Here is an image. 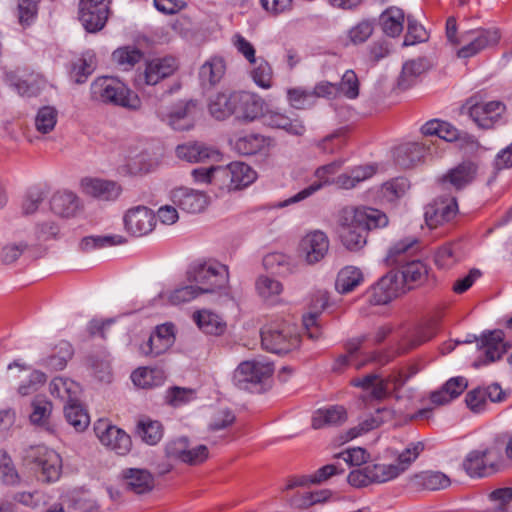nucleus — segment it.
<instances>
[{
    "mask_svg": "<svg viewBox=\"0 0 512 512\" xmlns=\"http://www.w3.org/2000/svg\"><path fill=\"white\" fill-rule=\"evenodd\" d=\"M340 239L350 251L362 249L370 230L388 225L387 215L371 207L346 208L340 216Z\"/></svg>",
    "mask_w": 512,
    "mask_h": 512,
    "instance_id": "nucleus-1",
    "label": "nucleus"
},
{
    "mask_svg": "<svg viewBox=\"0 0 512 512\" xmlns=\"http://www.w3.org/2000/svg\"><path fill=\"white\" fill-rule=\"evenodd\" d=\"M91 99L104 104H113L136 110L140 107L139 97L123 82L112 77H100L90 87Z\"/></svg>",
    "mask_w": 512,
    "mask_h": 512,
    "instance_id": "nucleus-2",
    "label": "nucleus"
},
{
    "mask_svg": "<svg viewBox=\"0 0 512 512\" xmlns=\"http://www.w3.org/2000/svg\"><path fill=\"white\" fill-rule=\"evenodd\" d=\"M187 278L200 294L214 293L228 285V267L217 261L196 262L189 267Z\"/></svg>",
    "mask_w": 512,
    "mask_h": 512,
    "instance_id": "nucleus-3",
    "label": "nucleus"
},
{
    "mask_svg": "<svg viewBox=\"0 0 512 512\" xmlns=\"http://www.w3.org/2000/svg\"><path fill=\"white\" fill-rule=\"evenodd\" d=\"M23 460L30 469L41 473L43 481L52 482L60 476L61 458L59 454L44 445L26 448L23 452Z\"/></svg>",
    "mask_w": 512,
    "mask_h": 512,
    "instance_id": "nucleus-4",
    "label": "nucleus"
},
{
    "mask_svg": "<svg viewBox=\"0 0 512 512\" xmlns=\"http://www.w3.org/2000/svg\"><path fill=\"white\" fill-rule=\"evenodd\" d=\"M261 343L269 352L284 354L299 346L300 336L291 325L271 324L261 330Z\"/></svg>",
    "mask_w": 512,
    "mask_h": 512,
    "instance_id": "nucleus-5",
    "label": "nucleus"
},
{
    "mask_svg": "<svg viewBox=\"0 0 512 512\" xmlns=\"http://www.w3.org/2000/svg\"><path fill=\"white\" fill-rule=\"evenodd\" d=\"M274 372L273 363L266 360H247L241 362L233 373V382L239 389L250 390L251 387L265 383Z\"/></svg>",
    "mask_w": 512,
    "mask_h": 512,
    "instance_id": "nucleus-6",
    "label": "nucleus"
},
{
    "mask_svg": "<svg viewBox=\"0 0 512 512\" xmlns=\"http://www.w3.org/2000/svg\"><path fill=\"white\" fill-rule=\"evenodd\" d=\"M110 0H80L79 19L87 32L104 28L110 15Z\"/></svg>",
    "mask_w": 512,
    "mask_h": 512,
    "instance_id": "nucleus-7",
    "label": "nucleus"
},
{
    "mask_svg": "<svg viewBox=\"0 0 512 512\" xmlns=\"http://www.w3.org/2000/svg\"><path fill=\"white\" fill-rule=\"evenodd\" d=\"M500 40L497 29H480L463 32L460 43H465L458 51L459 58H470L483 49L496 45Z\"/></svg>",
    "mask_w": 512,
    "mask_h": 512,
    "instance_id": "nucleus-8",
    "label": "nucleus"
},
{
    "mask_svg": "<svg viewBox=\"0 0 512 512\" xmlns=\"http://www.w3.org/2000/svg\"><path fill=\"white\" fill-rule=\"evenodd\" d=\"M165 452L168 458L176 459L189 465L201 464L209 455L208 448L205 445L190 448L189 440L184 436L170 440L165 446Z\"/></svg>",
    "mask_w": 512,
    "mask_h": 512,
    "instance_id": "nucleus-9",
    "label": "nucleus"
},
{
    "mask_svg": "<svg viewBox=\"0 0 512 512\" xmlns=\"http://www.w3.org/2000/svg\"><path fill=\"white\" fill-rule=\"evenodd\" d=\"M404 293L398 272L392 270L384 275L367 292L368 301L373 305H384Z\"/></svg>",
    "mask_w": 512,
    "mask_h": 512,
    "instance_id": "nucleus-10",
    "label": "nucleus"
},
{
    "mask_svg": "<svg viewBox=\"0 0 512 512\" xmlns=\"http://www.w3.org/2000/svg\"><path fill=\"white\" fill-rule=\"evenodd\" d=\"M178 69V61L175 57L166 56L150 60L142 73L135 78L136 85H156L161 80L171 76Z\"/></svg>",
    "mask_w": 512,
    "mask_h": 512,
    "instance_id": "nucleus-11",
    "label": "nucleus"
},
{
    "mask_svg": "<svg viewBox=\"0 0 512 512\" xmlns=\"http://www.w3.org/2000/svg\"><path fill=\"white\" fill-rule=\"evenodd\" d=\"M469 116L482 129H491L497 124L505 112V105L500 101L474 102L468 100Z\"/></svg>",
    "mask_w": 512,
    "mask_h": 512,
    "instance_id": "nucleus-12",
    "label": "nucleus"
},
{
    "mask_svg": "<svg viewBox=\"0 0 512 512\" xmlns=\"http://www.w3.org/2000/svg\"><path fill=\"white\" fill-rule=\"evenodd\" d=\"M95 433L100 442L118 455H126L132 447L130 436L116 426L99 420L95 425Z\"/></svg>",
    "mask_w": 512,
    "mask_h": 512,
    "instance_id": "nucleus-13",
    "label": "nucleus"
},
{
    "mask_svg": "<svg viewBox=\"0 0 512 512\" xmlns=\"http://www.w3.org/2000/svg\"><path fill=\"white\" fill-rule=\"evenodd\" d=\"M329 250V239L327 235L314 230L307 233L299 243V256L309 265L320 262Z\"/></svg>",
    "mask_w": 512,
    "mask_h": 512,
    "instance_id": "nucleus-14",
    "label": "nucleus"
},
{
    "mask_svg": "<svg viewBox=\"0 0 512 512\" xmlns=\"http://www.w3.org/2000/svg\"><path fill=\"white\" fill-rule=\"evenodd\" d=\"M120 480L126 491L136 495L150 493L155 486L153 474L144 468H125L120 473Z\"/></svg>",
    "mask_w": 512,
    "mask_h": 512,
    "instance_id": "nucleus-15",
    "label": "nucleus"
},
{
    "mask_svg": "<svg viewBox=\"0 0 512 512\" xmlns=\"http://www.w3.org/2000/svg\"><path fill=\"white\" fill-rule=\"evenodd\" d=\"M155 223L154 212L145 206H137L129 209L124 216L126 231L136 237L150 233Z\"/></svg>",
    "mask_w": 512,
    "mask_h": 512,
    "instance_id": "nucleus-16",
    "label": "nucleus"
},
{
    "mask_svg": "<svg viewBox=\"0 0 512 512\" xmlns=\"http://www.w3.org/2000/svg\"><path fill=\"white\" fill-rule=\"evenodd\" d=\"M479 341V348L484 349V358L476 361L475 367L499 360L508 349L507 343L504 342V333L501 330L483 333Z\"/></svg>",
    "mask_w": 512,
    "mask_h": 512,
    "instance_id": "nucleus-17",
    "label": "nucleus"
},
{
    "mask_svg": "<svg viewBox=\"0 0 512 512\" xmlns=\"http://www.w3.org/2000/svg\"><path fill=\"white\" fill-rule=\"evenodd\" d=\"M196 113L197 102L195 100L180 101L169 113L162 117V120L174 130H189L194 126Z\"/></svg>",
    "mask_w": 512,
    "mask_h": 512,
    "instance_id": "nucleus-18",
    "label": "nucleus"
},
{
    "mask_svg": "<svg viewBox=\"0 0 512 512\" xmlns=\"http://www.w3.org/2000/svg\"><path fill=\"white\" fill-rule=\"evenodd\" d=\"M173 204L187 213H200L208 206V196L200 191L179 187L171 192Z\"/></svg>",
    "mask_w": 512,
    "mask_h": 512,
    "instance_id": "nucleus-19",
    "label": "nucleus"
},
{
    "mask_svg": "<svg viewBox=\"0 0 512 512\" xmlns=\"http://www.w3.org/2000/svg\"><path fill=\"white\" fill-rule=\"evenodd\" d=\"M340 163L339 162H332L327 165H323L316 169L315 176L317 177V181L309 185L308 187L304 188L294 196L279 202L277 204V207L283 208L286 206H289L291 204L298 203L300 201L305 200L306 198L313 195L315 192L320 190L324 185L328 184V175L336 173V171L339 169Z\"/></svg>",
    "mask_w": 512,
    "mask_h": 512,
    "instance_id": "nucleus-20",
    "label": "nucleus"
},
{
    "mask_svg": "<svg viewBox=\"0 0 512 512\" xmlns=\"http://www.w3.org/2000/svg\"><path fill=\"white\" fill-rule=\"evenodd\" d=\"M491 449L471 451L463 462V468L471 477H485L495 472V464L490 459Z\"/></svg>",
    "mask_w": 512,
    "mask_h": 512,
    "instance_id": "nucleus-21",
    "label": "nucleus"
},
{
    "mask_svg": "<svg viewBox=\"0 0 512 512\" xmlns=\"http://www.w3.org/2000/svg\"><path fill=\"white\" fill-rule=\"evenodd\" d=\"M351 384L361 388L366 395L363 399L381 401L389 396L388 380L383 379L378 374L370 373L351 380Z\"/></svg>",
    "mask_w": 512,
    "mask_h": 512,
    "instance_id": "nucleus-22",
    "label": "nucleus"
},
{
    "mask_svg": "<svg viewBox=\"0 0 512 512\" xmlns=\"http://www.w3.org/2000/svg\"><path fill=\"white\" fill-rule=\"evenodd\" d=\"M238 92H219L209 98L208 110L216 120H224L237 111Z\"/></svg>",
    "mask_w": 512,
    "mask_h": 512,
    "instance_id": "nucleus-23",
    "label": "nucleus"
},
{
    "mask_svg": "<svg viewBox=\"0 0 512 512\" xmlns=\"http://www.w3.org/2000/svg\"><path fill=\"white\" fill-rule=\"evenodd\" d=\"M175 153L177 158L189 162L199 163L208 159H215L219 156V152L212 147L201 142H187L176 147Z\"/></svg>",
    "mask_w": 512,
    "mask_h": 512,
    "instance_id": "nucleus-24",
    "label": "nucleus"
},
{
    "mask_svg": "<svg viewBox=\"0 0 512 512\" xmlns=\"http://www.w3.org/2000/svg\"><path fill=\"white\" fill-rule=\"evenodd\" d=\"M418 240L415 237H406L395 242L387 251L385 262L389 266H402L418 251Z\"/></svg>",
    "mask_w": 512,
    "mask_h": 512,
    "instance_id": "nucleus-25",
    "label": "nucleus"
},
{
    "mask_svg": "<svg viewBox=\"0 0 512 512\" xmlns=\"http://www.w3.org/2000/svg\"><path fill=\"white\" fill-rule=\"evenodd\" d=\"M82 188L85 194L103 201L115 200L121 193L115 182L101 179H84Z\"/></svg>",
    "mask_w": 512,
    "mask_h": 512,
    "instance_id": "nucleus-26",
    "label": "nucleus"
},
{
    "mask_svg": "<svg viewBox=\"0 0 512 512\" xmlns=\"http://www.w3.org/2000/svg\"><path fill=\"white\" fill-rule=\"evenodd\" d=\"M395 417V411L388 407L378 408L376 410L375 415H372L370 418H367L363 422L359 423L357 426L349 429L346 433V436L343 439V442L350 441L363 433H366L372 429L379 427L381 424L389 422L393 420Z\"/></svg>",
    "mask_w": 512,
    "mask_h": 512,
    "instance_id": "nucleus-27",
    "label": "nucleus"
},
{
    "mask_svg": "<svg viewBox=\"0 0 512 512\" xmlns=\"http://www.w3.org/2000/svg\"><path fill=\"white\" fill-rule=\"evenodd\" d=\"M45 248L41 245L27 244L24 242L11 243L2 247L0 251V259L5 264L15 262L22 254L30 259H37L45 254Z\"/></svg>",
    "mask_w": 512,
    "mask_h": 512,
    "instance_id": "nucleus-28",
    "label": "nucleus"
},
{
    "mask_svg": "<svg viewBox=\"0 0 512 512\" xmlns=\"http://www.w3.org/2000/svg\"><path fill=\"white\" fill-rule=\"evenodd\" d=\"M400 275L402 282V289L405 292L407 289H412L415 286L421 285L427 278L428 269L426 264L420 260H411L401 266V270L397 271Z\"/></svg>",
    "mask_w": 512,
    "mask_h": 512,
    "instance_id": "nucleus-29",
    "label": "nucleus"
},
{
    "mask_svg": "<svg viewBox=\"0 0 512 512\" xmlns=\"http://www.w3.org/2000/svg\"><path fill=\"white\" fill-rule=\"evenodd\" d=\"M264 102L256 94L249 92H238L237 117L253 121L263 114Z\"/></svg>",
    "mask_w": 512,
    "mask_h": 512,
    "instance_id": "nucleus-30",
    "label": "nucleus"
},
{
    "mask_svg": "<svg viewBox=\"0 0 512 512\" xmlns=\"http://www.w3.org/2000/svg\"><path fill=\"white\" fill-rule=\"evenodd\" d=\"M458 211L455 198H451L448 202H435L434 205L428 207L425 211V220L428 226L436 227L439 224L452 220Z\"/></svg>",
    "mask_w": 512,
    "mask_h": 512,
    "instance_id": "nucleus-31",
    "label": "nucleus"
},
{
    "mask_svg": "<svg viewBox=\"0 0 512 512\" xmlns=\"http://www.w3.org/2000/svg\"><path fill=\"white\" fill-rule=\"evenodd\" d=\"M193 320L205 334L220 336L227 329V324L223 318L211 310L203 309L194 312Z\"/></svg>",
    "mask_w": 512,
    "mask_h": 512,
    "instance_id": "nucleus-32",
    "label": "nucleus"
},
{
    "mask_svg": "<svg viewBox=\"0 0 512 512\" xmlns=\"http://www.w3.org/2000/svg\"><path fill=\"white\" fill-rule=\"evenodd\" d=\"M226 63L222 57L214 56L208 59L199 70L200 83L205 88L214 87L223 78Z\"/></svg>",
    "mask_w": 512,
    "mask_h": 512,
    "instance_id": "nucleus-33",
    "label": "nucleus"
},
{
    "mask_svg": "<svg viewBox=\"0 0 512 512\" xmlns=\"http://www.w3.org/2000/svg\"><path fill=\"white\" fill-rule=\"evenodd\" d=\"M426 153V144L410 142L402 144L396 149L395 159L400 167L407 169L419 163Z\"/></svg>",
    "mask_w": 512,
    "mask_h": 512,
    "instance_id": "nucleus-34",
    "label": "nucleus"
},
{
    "mask_svg": "<svg viewBox=\"0 0 512 512\" xmlns=\"http://www.w3.org/2000/svg\"><path fill=\"white\" fill-rule=\"evenodd\" d=\"M429 69V63L425 58L412 59L403 64L398 78V88L407 90L415 85L418 77Z\"/></svg>",
    "mask_w": 512,
    "mask_h": 512,
    "instance_id": "nucleus-35",
    "label": "nucleus"
},
{
    "mask_svg": "<svg viewBox=\"0 0 512 512\" xmlns=\"http://www.w3.org/2000/svg\"><path fill=\"white\" fill-rule=\"evenodd\" d=\"M347 412L343 406H331L318 409L312 418V427L321 429L328 426H338L346 422Z\"/></svg>",
    "mask_w": 512,
    "mask_h": 512,
    "instance_id": "nucleus-36",
    "label": "nucleus"
},
{
    "mask_svg": "<svg viewBox=\"0 0 512 512\" xmlns=\"http://www.w3.org/2000/svg\"><path fill=\"white\" fill-rule=\"evenodd\" d=\"M264 121L268 126L276 129H283L292 135L300 136L305 132V126L300 119L290 118L278 111H268L264 115Z\"/></svg>",
    "mask_w": 512,
    "mask_h": 512,
    "instance_id": "nucleus-37",
    "label": "nucleus"
},
{
    "mask_svg": "<svg viewBox=\"0 0 512 512\" xmlns=\"http://www.w3.org/2000/svg\"><path fill=\"white\" fill-rule=\"evenodd\" d=\"M50 207L55 214L61 217H73L79 210V199L72 192H57L50 200Z\"/></svg>",
    "mask_w": 512,
    "mask_h": 512,
    "instance_id": "nucleus-38",
    "label": "nucleus"
},
{
    "mask_svg": "<svg viewBox=\"0 0 512 512\" xmlns=\"http://www.w3.org/2000/svg\"><path fill=\"white\" fill-rule=\"evenodd\" d=\"M412 483L417 488L430 491L447 488L451 481L447 475L439 471H423L412 477Z\"/></svg>",
    "mask_w": 512,
    "mask_h": 512,
    "instance_id": "nucleus-39",
    "label": "nucleus"
},
{
    "mask_svg": "<svg viewBox=\"0 0 512 512\" xmlns=\"http://www.w3.org/2000/svg\"><path fill=\"white\" fill-rule=\"evenodd\" d=\"M476 170L477 168L473 163H461L444 175L442 182L450 183L456 189H461L473 181Z\"/></svg>",
    "mask_w": 512,
    "mask_h": 512,
    "instance_id": "nucleus-40",
    "label": "nucleus"
},
{
    "mask_svg": "<svg viewBox=\"0 0 512 512\" xmlns=\"http://www.w3.org/2000/svg\"><path fill=\"white\" fill-rule=\"evenodd\" d=\"M404 12L398 7H389L380 15L383 32L389 37H397L403 31Z\"/></svg>",
    "mask_w": 512,
    "mask_h": 512,
    "instance_id": "nucleus-41",
    "label": "nucleus"
},
{
    "mask_svg": "<svg viewBox=\"0 0 512 512\" xmlns=\"http://www.w3.org/2000/svg\"><path fill=\"white\" fill-rule=\"evenodd\" d=\"M64 416L67 422L78 432L84 431L90 423V417L78 398L64 405Z\"/></svg>",
    "mask_w": 512,
    "mask_h": 512,
    "instance_id": "nucleus-42",
    "label": "nucleus"
},
{
    "mask_svg": "<svg viewBox=\"0 0 512 512\" xmlns=\"http://www.w3.org/2000/svg\"><path fill=\"white\" fill-rule=\"evenodd\" d=\"M79 391V385L70 379L56 377L50 383L51 394L66 404L78 398Z\"/></svg>",
    "mask_w": 512,
    "mask_h": 512,
    "instance_id": "nucleus-43",
    "label": "nucleus"
},
{
    "mask_svg": "<svg viewBox=\"0 0 512 512\" xmlns=\"http://www.w3.org/2000/svg\"><path fill=\"white\" fill-rule=\"evenodd\" d=\"M363 280L360 269L347 266L341 269L337 275L335 287L341 294H346L354 290Z\"/></svg>",
    "mask_w": 512,
    "mask_h": 512,
    "instance_id": "nucleus-44",
    "label": "nucleus"
},
{
    "mask_svg": "<svg viewBox=\"0 0 512 512\" xmlns=\"http://www.w3.org/2000/svg\"><path fill=\"white\" fill-rule=\"evenodd\" d=\"M73 356V348L67 341H60L54 348L53 353L43 360V365L52 370H62Z\"/></svg>",
    "mask_w": 512,
    "mask_h": 512,
    "instance_id": "nucleus-45",
    "label": "nucleus"
},
{
    "mask_svg": "<svg viewBox=\"0 0 512 512\" xmlns=\"http://www.w3.org/2000/svg\"><path fill=\"white\" fill-rule=\"evenodd\" d=\"M366 472L370 473L373 483H385L403 473V468L392 464H368Z\"/></svg>",
    "mask_w": 512,
    "mask_h": 512,
    "instance_id": "nucleus-46",
    "label": "nucleus"
},
{
    "mask_svg": "<svg viewBox=\"0 0 512 512\" xmlns=\"http://www.w3.org/2000/svg\"><path fill=\"white\" fill-rule=\"evenodd\" d=\"M198 295H200L199 290L194 285H186L161 292L159 296L172 305H180L195 299Z\"/></svg>",
    "mask_w": 512,
    "mask_h": 512,
    "instance_id": "nucleus-47",
    "label": "nucleus"
},
{
    "mask_svg": "<svg viewBox=\"0 0 512 512\" xmlns=\"http://www.w3.org/2000/svg\"><path fill=\"white\" fill-rule=\"evenodd\" d=\"M124 243H126V239L121 235L86 236L80 241L79 246L83 252H91L96 249Z\"/></svg>",
    "mask_w": 512,
    "mask_h": 512,
    "instance_id": "nucleus-48",
    "label": "nucleus"
},
{
    "mask_svg": "<svg viewBox=\"0 0 512 512\" xmlns=\"http://www.w3.org/2000/svg\"><path fill=\"white\" fill-rule=\"evenodd\" d=\"M142 51L135 47H121L112 53L113 61L123 70H129L141 61Z\"/></svg>",
    "mask_w": 512,
    "mask_h": 512,
    "instance_id": "nucleus-49",
    "label": "nucleus"
},
{
    "mask_svg": "<svg viewBox=\"0 0 512 512\" xmlns=\"http://www.w3.org/2000/svg\"><path fill=\"white\" fill-rule=\"evenodd\" d=\"M462 257L458 244H445L440 247L435 255V263L441 269H449L454 266Z\"/></svg>",
    "mask_w": 512,
    "mask_h": 512,
    "instance_id": "nucleus-50",
    "label": "nucleus"
},
{
    "mask_svg": "<svg viewBox=\"0 0 512 512\" xmlns=\"http://www.w3.org/2000/svg\"><path fill=\"white\" fill-rule=\"evenodd\" d=\"M232 172L233 190L242 189L256 179V172L243 162H232Z\"/></svg>",
    "mask_w": 512,
    "mask_h": 512,
    "instance_id": "nucleus-51",
    "label": "nucleus"
},
{
    "mask_svg": "<svg viewBox=\"0 0 512 512\" xmlns=\"http://www.w3.org/2000/svg\"><path fill=\"white\" fill-rule=\"evenodd\" d=\"M137 433L145 443L155 445L163 436V427L158 421L141 420L137 425Z\"/></svg>",
    "mask_w": 512,
    "mask_h": 512,
    "instance_id": "nucleus-52",
    "label": "nucleus"
},
{
    "mask_svg": "<svg viewBox=\"0 0 512 512\" xmlns=\"http://www.w3.org/2000/svg\"><path fill=\"white\" fill-rule=\"evenodd\" d=\"M163 378L164 376L162 370L151 369L147 367L138 368L131 374L133 383L141 388H148L153 385H158L162 382Z\"/></svg>",
    "mask_w": 512,
    "mask_h": 512,
    "instance_id": "nucleus-53",
    "label": "nucleus"
},
{
    "mask_svg": "<svg viewBox=\"0 0 512 512\" xmlns=\"http://www.w3.org/2000/svg\"><path fill=\"white\" fill-rule=\"evenodd\" d=\"M254 66L251 75L254 82L265 89H268L272 85L273 70L264 58H256L255 63H250Z\"/></svg>",
    "mask_w": 512,
    "mask_h": 512,
    "instance_id": "nucleus-54",
    "label": "nucleus"
},
{
    "mask_svg": "<svg viewBox=\"0 0 512 512\" xmlns=\"http://www.w3.org/2000/svg\"><path fill=\"white\" fill-rule=\"evenodd\" d=\"M267 145V140L259 134H248L236 141L237 150L243 155H253Z\"/></svg>",
    "mask_w": 512,
    "mask_h": 512,
    "instance_id": "nucleus-55",
    "label": "nucleus"
},
{
    "mask_svg": "<svg viewBox=\"0 0 512 512\" xmlns=\"http://www.w3.org/2000/svg\"><path fill=\"white\" fill-rule=\"evenodd\" d=\"M58 112L54 107L44 106L40 108L35 117L36 130L42 134L51 132L57 123Z\"/></svg>",
    "mask_w": 512,
    "mask_h": 512,
    "instance_id": "nucleus-56",
    "label": "nucleus"
},
{
    "mask_svg": "<svg viewBox=\"0 0 512 512\" xmlns=\"http://www.w3.org/2000/svg\"><path fill=\"white\" fill-rule=\"evenodd\" d=\"M336 88L338 95H343L348 99H356L360 88L356 73L353 70H346L342 75L341 81L336 83Z\"/></svg>",
    "mask_w": 512,
    "mask_h": 512,
    "instance_id": "nucleus-57",
    "label": "nucleus"
},
{
    "mask_svg": "<svg viewBox=\"0 0 512 512\" xmlns=\"http://www.w3.org/2000/svg\"><path fill=\"white\" fill-rule=\"evenodd\" d=\"M263 264L267 269L279 274H289L294 270L291 258L279 252L267 254L263 259Z\"/></svg>",
    "mask_w": 512,
    "mask_h": 512,
    "instance_id": "nucleus-58",
    "label": "nucleus"
},
{
    "mask_svg": "<svg viewBox=\"0 0 512 512\" xmlns=\"http://www.w3.org/2000/svg\"><path fill=\"white\" fill-rule=\"evenodd\" d=\"M31 407L30 421L36 425L45 424L51 414L52 403L44 396L38 395L32 400Z\"/></svg>",
    "mask_w": 512,
    "mask_h": 512,
    "instance_id": "nucleus-59",
    "label": "nucleus"
},
{
    "mask_svg": "<svg viewBox=\"0 0 512 512\" xmlns=\"http://www.w3.org/2000/svg\"><path fill=\"white\" fill-rule=\"evenodd\" d=\"M256 290L260 297L264 300H269L279 295L283 290V286L276 279L268 276H260L256 281Z\"/></svg>",
    "mask_w": 512,
    "mask_h": 512,
    "instance_id": "nucleus-60",
    "label": "nucleus"
},
{
    "mask_svg": "<svg viewBox=\"0 0 512 512\" xmlns=\"http://www.w3.org/2000/svg\"><path fill=\"white\" fill-rule=\"evenodd\" d=\"M428 39L426 30L412 16L407 17V33L403 45L411 46Z\"/></svg>",
    "mask_w": 512,
    "mask_h": 512,
    "instance_id": "nucleus-61",
    "label": "nucleus"
},
{
    "mask_svg": "<svg viewBox=\"0 0 512 512\" xmlns=\"http://www.w3.org/2000/svg\"><path fill=\"white\" fill-rule=\"evenodd\" d=\"M408 187L409 185L406 179L397 178L383 184L381 192L387 201L393 202L396 199L402 197Z\"/></svg>",
    "mask_w": 512,
    "mask_h": 512,
    "instance_id": "nucleus-62",
    "label": "nucleus"
},
{
    "mask_svg": "<svg viewBox=\"0 0 512 512\" xmlns=\"http://www.w3.org/2000/svg\"><path fill=\"white\" fill-rule=\"evenodd\" d=\"M287 97L290 105L296 109H305L313 104L311 90L291 88L287 91Z\"/></svg>",
    "mask_w": 512,
    "mask_h": 512,
    "instance_id": "nucleus-63",
    "label": "nucleus"
},
{
    "mask_svg": "<svg viewBox=\"0 0 512 512\" xmlns=\"http://www.w3.org/2000/svg\"><path fill=\"white\" fill-rule=\"evenodd\" d=\"M169 348L168 343H164L152 333L147 341L140 345L139 350L142 355L155 358L165 353Z\"/></svg>",
    "mask_w": 512,
    "mask_h": 512,
    "instance_id": "nucleus-64",
    "label": "nucleus"
}]
</instances>
